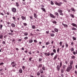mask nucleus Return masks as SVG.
Instances as JSON below:
<instances>
[{
    "label": "nucleus",
    "instance_id": "f257e3e1",
    "mask_svg": "<svg viewBox=\"0 0 77 77\" xmlns=\"http://www.w3.org/2000/svg\"><path fill=\"white\" fill-rule=\"evenodd\" d=\"M72 64H73V61L70 60V65L68 66V67L66 69V71H67V72H69L70 70L72 69Z\"/></svg>",
    "mask_w": 77,
    "mask_h": 77
},
{
    "label": "nucleus",
    "instance_id": "f03ea898",
    "mask_svg": "<svg viewBox=\"0 0 77 77\" xmlns=\"http://www.w3.org/2000/svg\"><path fill=\"white\" fill-rule=\"evenodd\" d=\"M54 3L56 5H57L58 6H61V5L63 4L62 2H60L59 3L57 2V1H54Z\"/></svg>",
    "mask_w": 77,
    "mask_h": 77
},
{
    "label": "nucleus",
    "instance_id": "7ed1b4c3",
    "mask_svg": "<svg viewBox=\"0 0 77 77\" xmlns=\"http://www.w3.org/2000/svg\"><path fill=\"white\" fill-rule=\"evenodd\" d=\"M57 12H59V13H60V15H62V16H63V14L62 13V11L60 9H59L57 10Z\"/></svg>",
    "mask_w": 77,
    "mask_h": 77
},
{
    "label": "nucleus",
    "instance_id": "20e7f679",
    "mask_svg": "<svg viewBox=\"0 0 77 77\" xmlns=\"http://www.w3.org/2000/svg\"><path fill=\"white\" fill-rule=\"evenodd\" d=\"M11 11L13 12H14V13H16L17 11V9L16 8H11Z\"/></svg>",
    "mask_w": 77,
    "mask_h": 77
},
{
    "label": "nucleus",
    "instance_id": "39448f33",
    "mask_svg": "<svg viewBox=\"0 0 77 77\" xmlns=\"http://www.w3.org/2000/svg\"><path fill=\"white\" fill-rule=\"evenodd\" d=\"M11 65H12L13 67H14L16 66V63L14 61L11 62Z\"/></svg>",
    "mask_w": 77,
    "mask_h": 77
},
{
    "label": "nucleus",
    "instance_id": "423d86ee",
    "mask_svg": "<svg viewBox=\"0 0 77 77\" xmlns=\"http://www.w3.org/2000/svg\"><path fill=\"white\" fill-rule=\"evenodd\" d=\"M45 55L46 56H49L50 55V52L45 53Z\"/></svg>",
    "mask_w": 77,
    "mask_h": 77
},
{
    "label": "nucleus",
    "instance_id": "0eeeda50",
    "mask_svg": "<svg viewBox=\"0 0 77 77\" xmlns=\"http://www.w3.org/2000/svg\"><path fill=\"white\" fill-rule=\"evenodd\" d=\"M62 25H63V26L65 28H68V25H67V24H64V23H62Z\"/></svg>",
    "mask_w": 77,
    "mask_h": 77
},
{
    "label": "nucleus",
    "instance_id": "6e6552de",
    "mask_svg": "<svg viewBox=\"0 0 77 77\" xmlns=\"http://www.w3.org/2000/svg\"><path fill=\"white\" fill-rule=\"evenodd\" d=\"M50 15L51 17H52V18H55V16L51 13L50 14Z\"/></svg>",
    "mask_w": 77,
    "mask_h": 77
},
{
    "label": "nucleus",
    "instance_id": "1a4fd4ad",
    "mask_svg": "<svg viewBox=\"0 0 77 77\" xmlns=\"http://www.w3.org/2000/svg\"><path fill=\"white\" fill-rule=\"evenodd\" d=\"M57 69L58 70V71H59V69H60V66L59 65H57Z\"/></svg>",
    "mask_w": 77,
    "mask_h": 77
},
{
    "label": "nucleus",
    "instance_id": "9d476101",
    "mask_svg": "<svg viewBox=\"0 0 77 77\" xmlns=\"http://www.w3.org/2000/svg\"><path fill=\"white\" fill-rule=\"evenodd\" d=\"M34 16L35 18L37 19V18H38V16L37 15H36V13H34Z\"/></svg>",
    "mask_w": 77,
    "mask_h": 77
},
{
    "label": "nucleus",
    "instance_id": "9b49d317",
    "mask_svg": "<svg viewBox=\"0 0 77 77\" xmlns=\"http://www.w3.org/2000/svg\"><path fill=\"white\" fill-rule=\"evenodd\" d=\"M22 19L23 20H26V17H24L23 16H22L21 17Z\"/></svg>",
    "mask_w": 77,
    "mask_h": 77
},
{
    "label": "nucleus",
    "instance_id": "f8f14e48",
    "mask_svg": "<svg viewBox=\"0 0 77 77\" xmlns=\"http://www.w3.org/2000/svg\"><path fill=\"white\" fill-rule=\"evenodd\" d=\"M19 73H20V74H21V73H23V70H22V69H19Z\"/></svg>",
    "mask_w": 77,
    "mask_h": 77
},
{
    "label": "nucleus",
    "instance_id": "ddd939ff",
    "mask_svg": "<svg viewBox=\"0 0 77 77\" xmlns=\"http://www.w3.org/2000/svg\"><path fill=\"white\" fill-rule=\"evenodd\" d=\"M39 71L41 74H43V73H44V71H43V70H42V69H41Z\"/></svg>",
    "mask_w": 77,
    "mask_h": 77
},
{
    "label": "nucleus",
    "instance_id": "4468645a",
    "mask_svg": "<svg viewBox=\"0 0 77 77\" xmlns=\"http://www.w3.org/2000/svg\"><path fill=\"white\" fill-rule=\"evenodd\" d=\"M19 2H16V6H17V7H19V6H20V5H19Z\"/></svg>",
    "mask_w": 77,
    "mask_h": 77
},
{
    "label": "nucleus",
    "instance_id": "2eb2a0df",
    "mask_svg": "<svg viewBox=\"0 0 77 77\" xmlns=\"http://www.w3.org/2000/svg\"><path fill=\"white\" fill-rule=\"evenodd\" d=\"M54 30L55 32H58V31H59V30H58V29L56 28H55L54 29Z\"/></svg>",
    "mask_w": 77,
    "mask_h": 77
},
{
    "label": "nucleus",
    "instance_id": "dca6fc26",
    "mask_svg": "<svg viewBox=\"0 0 77 77\" xmlns=\"http://www.w3.org/2000/svg\"><path fill=\"white\" fill-rule=\"evenodd\" d=\"M57 57V55H56V56H54V60H56V59Z\"/></svg>",
    "mask_w": 77,
    "mask_h": 77
},
{
    "label": "nucleus",
    "instance_id": "f3484780",
    "mask_svg": "<svg viewBox=\"0 0 77 77\" xmlns=\"http://www.w3.org/2000/svg\"><path fill=\"white\" fill-rule=\"evenodd\" d=\"M41 9H42V10L43 11H44L45 12V9L43 8H41Z\"/></svg>",
    "mask_w": 77,
    "mask_h": 77
},
{
    "label": "nucleus",
    "instance_id": "a211bd4d",
    "mask_svg": "<svg viewBox=\"0 0 77 77\" xmlns=\"http://www.w3.org/2000/svg\"><path fill=\"white\" fill-rule=\"evenodd\" d=\"M11 26L13 28L15 27V24L14 23H11Z\"/></svg>",
    "mask_w": 77,
    "mask_h": 77
},
{
    "label": "nucleus",
    "instance_id": "6ab92c4d",
    "mask_svg": "<svg viewBox=\"0 0 77 77\" xmlns=\"http://www.w3.org/2000/svg\"><path fill=\"white\" fill-rule=\"evenodd\" d=\"M71 10L72 11H73V12H75V9H74V8H71Z\"/></svg>",
    "mask_w": 77,
    "mask_h": 77
},
{
    "label": "nucleus",
    "instance_id": "aec40b11",
    "mask_svg": "<svg viewBox=\"0 0 77 77\" xmlns=\"http://www.w3.org/2000/svg\"><path fill=\"white\" fill-rule=\"evenodd\" d=\"M72 38L73 39V41H76V37H75L74 36L72 37Z\"/></svg>",
    "mask_w": 77,
    "mask_h": 77
},
{
    "label": "nucleus",
    "instance_id": "412c9836",
    "mask_svg": "<svg viewBox=\"0 0 77 77\" xmlns=\"http://www.w3.org/2000/svg\"><path fill=\"white\" fill-rule=\"evenodd\" d=\"M51 36L52 37H54V34L53 33H51L50 34Z\"/></svg>",
    "mask_w": 77,
    "mask_h": 77
},
{
    "label": "nucleus",
    "instance_id": "4be33fe9",
    "mask_svg": "<svg viewBox=\"0 0 77 77\" xmlns=\"http://www.w3.org/2000/svg\"><path fill=\"white\" fill-rule=\"evenodd\" d=\"M54 14L57 16V17H58V16H59V13L57 12H55Z\"/></svg>",
    "mask_w": 77,
    "mask_h": 77
},
{
    "label": "nucleus",
    "instance_id": "5701e85b",
    "mask_svg": "<svg viewBox=\"0 0 77 77\" xmlns=\"http://www.w3.org/2000/svg\"><path fill=\"white\" fill-rule=\"evenodd\" d=\"M75 58V57L74 55H72L71 56V59H74Z\"/></svg>",
    "mask_w": 77,
    "mask_h": 77
},
{
    "label": "nucleus",
    "instance_id": "b1692460",
    "mask_svg": "<svg viewBox=\"0 0 77 77\" xmlns=\"http://www.w3.org/2000/svg\"><path fill=\"white\" fill-rule=\"evenodd\" d=\"M70 15L71 17H72V18H74V15H72V14H70Z\"/></svg>",
    "mask_w": 77,
    "mask_h": 77
},
{
    "label": "nucleus",
    "instance_id": "393cba45",
    "mask_svg": "<svg viewBox=\"0 0 77 77\" xmlns=\"http://www.w3.org/2000/svg\"><path fill=\"white\" fill-rule=\"evenodd\" d=\"M71 30H77V29L73 27V28H72L71 29Z\"/></svg>",
    "mask_w": 77,
    "mask_h": 77
},
{
    "label": "nucleus",
    "instance_id": "a878e982",
    "mask_svg": "<svg viewBox=\"0 0 77 77\" xmlns=\"http://www.w3.org/2000/svg\"><path fill=\"white\" fill-rule=\"evenodd\" d=\"M71 25L73 26H74V27H75V26H76V24L74 23H72L71 24Z\"/></svg>",
    "mask_w": 77,
    "mask_h": 77
},
{
    "label": "nucleus",
    "instance_id": "bb28decb",
    "mask_svg": "<svg viewBox=\"0 0 77 77\" xmlns=\"http://www.w3.org/2000/svg\"><path fill=\"white\" fill-rule=\"evenodd\" d=\"M42 69H43V71H45V70L46 69H45V66H43L42 68Z\"/></svg>",
    "mask_w": 77,
    "mask_h": 77
},
{
    "label": "nucleus",
    "instance_id": "cd10ccee",
    "mask_svg": "<svg viewBox=\"0 0 77 77\" xmlns=\"http://www.w3.org/2000/svg\"><path fill=\"white\" fill-rule=\"evenodd\" d=\"M70 51H74V48H70Z\"/></svg>",
    "mask_w": 77,
    "mask_h": 77
},
{
    "label": "nucleus",
    "instance_id": "c85d7f7f",
    "mask_svg": "<svg viewBox=\"0 0 77 77\" xmlns=\"http://www.w3.org/2000/svg\"><path fill=\"white\" fill-rule=\"evenodd\" d=\"M52 23H53L54 24H55L57 23V22L55 20H53L52 21Z\"/></svg>",
    "mask_w": 77,
    "mask_h": 77
},
{
    "label": "nucleus",
    "instance_id": "c756f323",
    "mask_svg": "<svg viewBox=\"0 0 77 77\" xmlns=\"http://www.w3.org/2000/svg\"><path fill=\"white\" fill-rule=\"evenodd\" d=\"M42 64H39L38 66V68H42Z\"/></svg>",
    "mask_w": 77,
    "mask_h": 77
},
{
    "label": "nucleus",
    "instance_id": "7c9ffc66",
    "mask_svg": "<svg viewBox=\"0 0 77 77\" xmlns=\"http://www.w3.org/2000/svg\"><path fill=\"white\" fill-rule=\"evenodd\" d=\"M3 35L1 34L0 35V39H3Z\"/></svg>",
    "mask_w": 77,
    "mask_h": 77
},
{
    "label": "nucleus",
    "instance_id": "2f4dec72",
    "mask_svg": "<svg viewBox=\"0 0 77 77\" xmlns=\"http://www.w3.org/2000/svg\"><path fill=\"white\" fill-rule=\"evenodd\" d=\"M35 25H32V29H35Z\"/></svg>",
    "mask_w": 77,
    "mask_h": 77
},
{
    "label": "nucleus",
    "instance_id": "473e14b6",
    "mask_svg": "<svg viewBox=\"0 0 77 77\" xmlns=\"http://www.w3.org/2000/svg\"><path fill=\"white\" fill-rule=\"evenodd\" d=\"M37 75L39 76V75H41V73H40V72H37Z\"/></svg>",
    "mask_w": 77,
    "mask_h": 77
},
{
    "label": "nucleus",
    "instance_id": "72a5a7b5",
    "mask_svg": "<svg viewBox=\"0 0 77 77\" xmlns=\"http://www.w3.org/2000/svg\"><path fill=\"white\" fill-rule=\"evenodd\" d=\"M53 51L54 53H56V49H54L53 50Z\"/></svg>",
    "mask_w": 77,
    "mask_h": 77
},
{
    "label": "nucleus",
    "instance_id": "f704fd0d",
    "mask_svg": "<svg viewBox=\"0 0 77 77\" xmlns=\"http://www.w3.org/2000/svg\"><path fill=\"white\" fill-rule=\"evenodd\" d=\"M24 35L25 36H27V35H28V32H25L24 33Z\"/></svg>",
    "mask_w": 77,
    "mask_h": 77
},
{
    "label": "nucleus",
    "instance_id": "c9c22d12",
    "mask_svg": "<svg viewBox=\"0 0 77 77\" xmlns=\"http://www.w3.org/2000/svg\"><path fill=\"white\" fill-rule=\"evenodd\" d=\"M51 4L52 5H54V3H53V1H51Z\"/></svg>",
    "mask_w": 77,
    "mask_h": 77
},
{
    "label": "nucleus",
    "instance_id": "e433bc0d",
    "mask_svg": "<svg viewBox=\"0 0 77 77\" xmlns=\"http://www.w3.org/2000/svg\"><path fill=\"white\" fill-rule=\"evenodd\" d=\"M51 54V56H53L54 54V52H52L51 54Z\"/></svg>",
    "mask_w": 77,
    "mask_h": 77
},
{
    "label": "nucleus",
    "instance_id": "4c0bfd02",
    "mask_svg": "<svg viewBox=\"0 0 77 77\" xmlns=\"http://www.w3.org/2000/svg\"><path fill=\"white\" fill-rule=\"evenodd\" d=\"M23 24L24 26H27V24L26 23H23Z\"/></svg>",
    "mask_w": 77,
    "mask_h": 77
},
{
    "label": "nucleus",
    "instance_id": "58836bf2",
    "mask_svg": "<svg viewBox=\"0 0 77 77\" xmlns=\"http://www.w3.org/2000/svg\"><path fill=\"white\" fill-rule=\"evenodd\" d=\"M29 42L30 43H32V42H33V40H32V39L30 40H29Z\"/></svg>",
    "mask_w": 77,
    "mask_h": 77
},
{
    "label": "nucleus",
    "instance_id": "ea45409f",
    "mask_svg": "<svg viewBox=\"0 0 77 77\" xmlns=\"http://www.w3.org/2000/svg\"><path fill=\"white\" fill-rule=\"evenodd\" d=\"M66 46V48H68V43H65Z\"/></svg>",
    "mask_w": 77,
    "mask_h": 77
},
{
    "label": "nucleus",
    "instance_id": "a19ab883",
    "mask_svg": "<svg viewBox=\"0 0 77 77\" xmlns=\"http://www.w3.org/2000/svg\"><path fill=\"white\" fill-rule=\"evenodd\" d=\"M12 18H13V20H14V21H15V19H16L15 17H12Z\"/></svg>",
    "mask_w": 77,
    "mask_h": 77
},
{
    "label": "nucleus",
    "instance_id": "79ce46f5",
    "mask_svg": "<svg viewBox=\"0 0 77 77\" xmlns=\"http://www.w3.org/2000/svg\"><path fill=\"white\" fill-rule=\"evenodd\" d=\"M0 29H2V27H3V25L1 24L0 25Z\"/></svg>",
    "mask_w": 77,
    "mask_h": 77
},
{
    "label": "nucleus",
    "instance_id": "37998d69",
    "mask_svg": "<svg viewBox=\"0 0 77 77\" xmlns=\"http://www.w3.org/2000/svg\"><path fill=\"white\" fill-rule=\"evenodd\" d=\"M8 35H13L14 33H11V32H9L8 33Z\"/></svg>",
    "mask_w": 77,
    "mask_h": 77
},
{
    "label": "nucleus",
    "instance_id": "c03bdc74",
    "mask_svg": "<svg viewBox=\"0 0 77 77\" xmlns=\"http://www.w3.org/2000/svg\"><path fill=\"white\" fill-rule=\"evenodd\" d=\"M3 12H4L5 14L6 15V11H5V10H3Z\"/></svg>",
    "mask_w": 77,
    "mask_h": 77
},
{
    "label": "nucleus",
    "instance_id": "a18cd8bd",
    "mask_svg": "<svg viewBox=\"0 0 77 77\" xmlns=\"http://www.w3.org/2000/svg\"><path fill=\"white\" fill-rule=\"evenodd\" d=\"M42 61V58H39V62H41Z\"/></svg>",
    "mask_w": 77,
    "mask_h": 77
},
{
    "label": "nucleus",
    "instance_id": "49530a36",
    "mask_svg": "<svg viewBox=\"0 0 77 77\" xmlns=\"http://www.w3.org/2000/svg\"><path fill=\"white\" fill-rule=\"evenodd\" d=\"M60 50L59 49V48H58L57 49V53H59V51Z\"/></svg>",
    "mask_w": 77,
    "mask_h": 77
},
{
    "label": "nucleus",
    "instance_id": "de8ad7c7",
    "mask_svg": "<svg viewBox=\"0 0 77 77\" xmlns=\"http://www.w3.org/2000/svg\"><path fill=\"white\" fill-rule=\"evenodd\" d=\"M73 54L74 55H75L76 54V52L75 51H74L73 52Z\"/></svg>",
    "mask_w": 77,
    "mask_h": 77
},
{
    "label": "nucleus",
    "instance_id": "09e8293b",
    "mask_svg": "<svg viewBox=\"0 0 77 77\" xmlns=\"http://www.w3.org/2000/svg\"><path fill=\"white\" fill-rule=\"evenodd\" d=\"M32 59V57H31L29 58V61H30V62H31Z\"/></svg>",
    "mask_w": 77,
    "mask_h": 77
},
{
    "label": "nucleus",
    "instance_id": "8fccbe9b",
    "mask_svg": "<svg viewBox=\"0 0 77 77\" xmlns=\"http://www.w3.org/2000/svg\"><path fill=\"white\" fill-rule=\"evenodd\" d=\"M22 68L23 70H24V69H25V67L24 66H22Z\"/></svg>",
    "mask_w": 77,
    "mask_h": 77
},
{
    "label": "nucleus",
    "instance_id": "3c124183",
    "mask_svg": "<svg viewBox=\"0 0 77 77\" xmlns=\"http://www.w3.org/2000/svg\"><path fill=\"white\" fill-rule=\"evenodd\" d=\"M50 44V42H46V45H48V44Z\"/></svg>",
    "mask_w": 77,
    "mask_h": 77
},
{
    "label": "nucleus",
    "instance_id": "603ef678",
    "mask_svg": "<svg viewBox=\"0 0 77 77\" xmlns=\"http://www.w3.org/2000/svg\"><path fill=\"white\" fill-rule=\"evenodd\" d=\"M4 65V63H0V66H1V65Z\"/></svg>",
    "mask_w": 77,
    "mask_h": 77
},
{
    "label": "nucleus",
    "instance_id": "864d4df0",
    "mask_svg": "<svg viewBox=\"0 0 77 77\" xmlns=\"http://www.w3.org/2000/svg\"><path fill=\"white\" fill-rule=\"evenodd\" d=\"M61 73H63V69H61Z\"/></svg>",
    "mask_w": 77,
    "mask_h": 77
},
{
    "label": "nucleus",
    "instance_id": "5fc2aeb1",
    "mask_svg": "<svg viewBox=\"0 0 77 77\" xmlns=\"http://www.w3.org/2000/svg\"><path fill=\"white\" fill-rule=\"evenodd\" d=\"M62 42H60V46H62Z\"/></svg>",
    "mask_w": 77,
    "mask_h": 77
},
{
    "label": "nucleus",
    "instance_id": "6e6d98bb",
    "mask_svg": "<svg viewBox=\"0 0 77 77\" xmlns=\"http://www.w3.org/2000/svg\"><path fill=\"white\" fill-rule=\"evenodd\" d=\"M60 67H61V66H62V62H60Z\"/></svg>",
    "mask_w": 77,
    "mask_h": 77
},
{
    "label": "nucleus",
    "instance_id": "4d7b16f0",
    "mask_svg": "<svg viewBox=\"0 0 77 77\" xmlns=\"http://www.w3.org/2000/svg\"><path fill=\"white\" fill-rule=\"evenodd\" d=\"M34 42H35V43H37V40H34Z\"/></svg>",
    "mask_w": 77,
    "mask_h": 77
},
{
    "label": "nucleus",
    "instance_id": "13d9d810",
    "mask_svg": "<svg viewBox=\"0 0 77 77\" xmlns=\"http://www.w3.org/2000/svg\"><path fill=\"white\" fill-rule=\"evenodd\" d=\"M24 39L26 40V39H28V37H26L24 38Z\"/></svg>",
    "mask_w": 77,
    "mask_h": 77
},
{
    "label": "nucleus",
    "instance_id": "bf43d9fd",
    "mask_svg": "<svg viewBox=\"0 0 77 77\" xmlns=\"http://www.w3.org/2000/svg\"><path fill=\"white\" fill-rule=\"evenodd\" d=\"M10 31L11 33H13V32H14L13 31V30H12V29H10Z\"/></svg>",
    "mask_w": 77,
    "mask_h": 77
},
{
    "label": "nucleus",
    "instance_id": "052dcab7",
    "mask_svg": "<svg viewBox=\"0 0 77 77\" xmlns=\"http://www.w3.org/2000/svg\"><path fill=\"white\" fill-rule=\"evenodd\" d=\"M2 44H6V42L5 41H3L2 43Z\"/></svg>",
    "mask_w": 77,
    "mask_h": 77
},
{
    "label": "nucleus",
    "instance_id": "680f3d73",
    "mask_svg": "<svg viewBox=\"0 0 77 77\" xmlns=\"http://www.w3.org/2000/svg\"><path fill=\"white\" fill-rule=\"evenodd\" d=\"M40 77H44V75H43L42 74H41V75Z\"/></svg>",
    "mask_w": 77,
    "mask_h": 77
},
{
    "label": "nucleus",
    "instance_id": "e2e57ef3",
    "mask_svg": "<svg viewBox=\"0 0 77 77\" xmlns=\"http://www.w3.org/2000/svg\"><path fill=\"white\" fill-rule=\"evenodd\" d=\"M41 7L43 8H44V7H45L44 5H41Z\"/></svg>",
    "mask_w": 77,
    "mask_h": 77
},
{
    "label": "nucleus",
    "instance_id": "0e129e2a",
    "mask_svg": "<svg viewBox=\"0 0 77 77\" xmlns=\"http://www.w3.org/2000/svg\"><path fill=\"white\" fill-rule=\"evenodd\" d=\"M61 77H63V74L62 73H61Z\"/></svg>",
    "mask_w": 77,
    "mask_h": 77
},
{
    "label": "nucleus",
    "instance_id": "69168bd1",
    "mask_svg": "<svg viewBox=\"0 0 77 77\" xmlns=\"http://www.w3.org/2000/svg\"><path fill=\"white\" fill-rule=\"evenodd\" d=\"M46 33H47V34H48L49 33V31H46Z\"/></svg>",
    "mask_w": 77,
    "mask_h": 77
},
{
    "label": "nucleus",
    "instance_id": "338daca9",
    "mask_svg": "<svg viewBox=\"0 0 77 77\" xmlns=\"http://www.w3.org/2000/svg\"><path fill=\"white\" fill-rule=\"evenodd\" d=\"M71 45H74V42H71Z\"/></svg>",
    "mask_w": 77,
    "mask_h": 77
},
{
    "label": "nucleus",
    "instance_id": "774afa93",
    "mask_svg": "<svg viewBox=\"0 0 77 77\" xmlns=\"http://www.w3.org/2000/svg\"><path fill=\"white\" fill-rule=\"evenodd\" d=\"M29 76H30V77H34V76H33L32 75H30Z\"/></svg>",
    "mask_w": 77,
    "mask_h": 77
}]
</instances>
